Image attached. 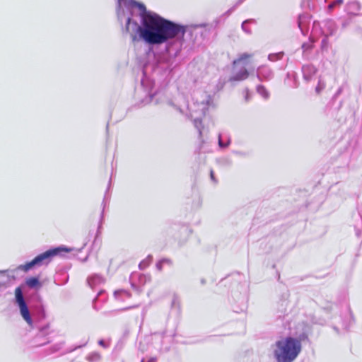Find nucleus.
<instances>
[{
	"mask_svg": "<svg viewBox=\"0 0 362 362\" xmlns=\"http://www.w3.org/2000/svg\"><path fill=\"white\" fill-rule=\"evenodd\" d=\"M138 31L141 38L151 45H159L175 37L185 28L180 24H143Z\"/></svg>",
	"mask_w": 362,
	"mask_h": 362,
	"instance_id": "nucleus-1",
	"label": "nucleus"
},
{
	"mask_svg": "<svg viewBox=\"0 0 362 362\" xmlns=\"http://www.w3.org/2000/svg\"><path fill=\"white\" fill-rule=\"evenodd\" d=\"M306 339H308L307 334H303L299 339L286 337L276 341L274 349L276 361L293 362L301 351V341Z\"/></svg>",
	"mask_w": 362,
	"mask_h": 362,
	"instance_id": "nucleus-2",
	"label": "nucleus"
},
{
	"mask_svg": "<svg viewBox=\"0 0 362 362\" xmlns=\"http://www.w3.org/2000/svg\"><path fill=\"white\" fill-rule=\"evenodd\" d=\"M71 250L64 247H59L52 248L45 251L36 256L33 260L25 263L22 266L23 270L28 272L35 266H41L43 264H48L52 259V258L62 252H69Z\"/></svg>",
	"mask_w": 362,
	"mask_h": 362,
	"instance_id": "nucleus-3",
	"label": "nucleus"
},
{
	"mask_svg": "<svg viewBox=\"0 0 362 362\" xmlns=\"http://www.w3.org/2000/svg\"><path fill=\"white\" fill-rule=\"evenodd\" d=\"M131 6L132 8L138 9L141 18V23H173L161 18L156 13L147 11L144 4L141 3L133 1L131 2Z\"/></svg>",
	"mask_w": 362,
	"mask_h": 362,
	"instance_id": "nucleus-4",
	"label": "nucleus"
},
{
	"mask_svg": "<svg viewBox=\"0 0 362 362\" xmlns=\"http://www.w3.org/2000/svg\"><path fill=\"white\" fill-rule=\"evenodd\" d=\"M21 314L23 318L28 325H32V319L27 305L19 306Z\"/></svg>",
	"mask_w": 362,
	"mask_h": 362,
	"instance_id": "nucleus-5",
	"label": "nucleus"
},
{
	"mask_svg": "<svg viewBox=\"0 0 362 362\" xmlns=\"http://www.w3.org/2000/svg\"><path fill=\"white\" fill-rule=\"evenodd\" d=\"M26 285L31 288H38L41 286L39 279L35 276L28 278L25 281Z\"/></svg>",
	"mask_w": 362,
	"mask_h": 362,
	"instance_id": "nucleus-6",
	"label": "nucleus"
},
{
	"mask_svg": "<svg viewBox=\"0 0 362 362\" xmlns=\"http://www.w3.org/2000/svg\"><path fill=\"white\" fill-rule=\"evenodd\" d=\"M15 297H16V301L18 303V306L23 305L26 304V303L24 300L22 290L20 287H17L15 289Z\"/></svg>",
	"mask_w": 362,
	"mask_h": 362,
	"instance_id": "nucleus-7",
	"label": "nucleus"
},
{
	"mask_svg": "<svg viewBox=\"0 0 362 362\" xmlns=\"http://www.w3.org/2000/svg\"><path fill=\"white\" fill-rule=\"evenodd\" d=\"M249 73L245 68H243L240 71L237 72L232 78L234 81H243L247 78Z\"/></svg>",
	"mask_w": 362,
	"mask_h": 362,
	"instance_id": "nucleus-8",
	"label": "nucleus"
},
{
	"mask_svg": "<svg viewBox=\"0 0 362 362\" xmlns=\"http://www.w3.org/2000/svg\"><path fill=\"white\" fill-rule=\"evenodd\" d=\"M252 57V54L244 53L241 54L237 59L233 61V66H236L240 64V63H243L245 66L248 64L247 60Z\"/></svg>",
	"mask_w": 362,
	"mask_h": 362,
	"instance_id": "nucleus-9",
	"label": "nucleus"
},
{
	"mask_svg": "<svg viewBox=\"0 0 362 362\" xmlns=\"http://www.w3.org/2000/svg\"><path fill=\"white\" fill-rule=\"evenodd\" d=\"M343 3V0H336L334 1H333L332 3H331L329 6H328V9L329 11L332 10L334 7L337 6H340L341 4H342Z\"/></svg>",
	"mask_w": 362,
	"mask_h": 362,
	"instance_id": "nucleus-10",
	"label": "nucleus"
},
{
	"mask_svg": "<svg viewBox=\"0 0 362 362\" xmlns=\"http://www.w3.org/2000/svg\"><path fill=\"white\" fill-rule=\"evenodd\" d=\"M164 264V261H162L160 260L156 265L157 267V269L159 270V271H162L163 269V265Z\"/></svg>",
	"mask_w": 362,
	"mask_h": 362,
	"instance_id": "nucleus-11",
	"label": "nucleus"
},
{
	"mask_svg": "<svg viewBox=\"0 0 362 362\" xmlns=\"http://www.w3.org/2000/svg\"><path fill=\"white\" fill-rule=\"evenodd\" d=\"M162 261H164V264H172V261L168 259H163Z\"/></svg>",
	"mask_w": 362,
	"mask_h": 362,
	"instance_id": "nucleus-12",
	"label": "nucleus"
},
{
	"mask_svg": "<svg viewBox=\"0 0 362 362\" xmlns=\"http://www.w3.org/2000/svg\"><path fill=\"white\" fill-rule=\"evenodd\" d=\"M210 177H211L212 180L215 181L214 173V171L212 170L210 172Z\"/></svg>",
	"mask_w": 362,
	"mask_h": 362,
	"instance_id": "nucleus-13",
	"label": "nucleus"
},
{
	"mask_svg": "<svg viewBox=\"0 0 362 362\" xmlns=\"http://www.w3.org/2000/svg\"><path fill=\"white\" fill-rule=\"evenodd\" d=\"M157 358L156 357L151 358L147 362H156Z\"/></svg>",
	"mask_w": 362,
	"mask_h": 362,
	"instance_id": "nucleus-14",
	"label": "nucleus"
},
{
	"mask_svg": "<svg viewBox=\"0 0 362 362\" xmlns=\"http://www.w3.org/2000/svg\"><path fill=\"white\" fill-rule=\"evenodd\" d=\"M127 23H132V19L130 18H128L127 20Z\"/></svg>",
	"mask_w": 362,
	"mask_h": 362,
	"instance_id": "nucleus-15",
	"label": "nucleus"
},
{
	"mask_svg": "<svg viewBox=\"0 0 362 362\" xmlns=\"http://www.w3.org/2000/svg\"><path fill=\"white\" fill-rule=\"evenodd\" d=\"M243 23H248L247 20L244 21Z\"/></svg>",
	"mask_w": 362,
	"mask_h": 362,
	"instance_id": "nucleus-16",
	"label": "nucleus"
},
{
	"mask_svg": "<svg viewBox=\"0 0 362 362\" xmlns=\"http://www.w3.org/2000/svg\"><path fill=\"white\" fill-rule=\"evenodd\" d=\"M100 344H103V341H100Z\"/></svg>",
	"mask_w": 362,
	"mask_h": 362,
	"instance_id": "nucleus-17",
	"label": "nucleus"
}]
</instances>
